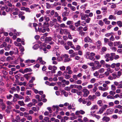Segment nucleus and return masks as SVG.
Returning <instances> with one entry per match:
<instances>
[{"label":"nucleus","mask_w":122,"mask_h":122,"mask_svg":"<svg viewBox=\"0 0 122 122\" xmlns=\"http://www.w3.org/2000/svg\"><path fill=\"white\" fill-rule=\"evenodd\" d=\"M95 55V54L94 53H90L89 52H87L86 53L85 56L86 58L94 61L95 59L93 58Z\"/></svg>","instance_id":"1"},{"label":"nucleus","mask_w":122,"mask_h":122,"mask_svg":"<svg viewBox=\"0 0 122 122\" xmlns=\"http://www.w3.org/2000/svg\"><path fill=\"white\" fill-rule=\"evenodd\" d=\"M107 106L106 105H104L99 110L97 113L98 114H101L107 108Z\"/></svg>","instance_id":"2"},{"label":"nucleus","mask_w":122,"mask_h":122,"mask_svg":"<svg viewBox=\"0 0 122 122\" xmlns=\"http://www.w3.org/2000/svg\"><path fill=\"white\" fill-rule=\"evenodd\" d=\"M82 92L84 93L83 96L84 97H87L90 93L89 91L85 88L83 89L82 90Z\"/></svg>","instance_id":"3"},{"label":"nucleus","mask_w":122,"mask_h":122,"mask_svg":"<svg viewBox=\"0 0 122 122\" xmlns=\"http://www.w3.org/2000/svg\"><path fill=\"white\" fill-rule=\"evenodd\" d=\"M18 49L17 48L15 49H14V51H10L9 52V55L11 56H12L13 54H16L18 53Z\"/></svg>","instance_id":"4"},{"label":"nucleus","mask_w":122,"mask_h":122,"mask_svg":"<svg viewBox=\"0 0 122 122\" xmlns=\"http://www.w3.org/2000/svg\"><path fill=\"white\" fill-rule=\"evenodd\" d=\"M80 16H81V20H85L87 17H88V15L84 14L81 13V14Z\"/></svg>","instance_id":"5"},{"label":"nucleus","mask_w":122,"mask_h":122,"mask_svg":"<svg viewBox=\"0 0 122 122\" xmlns=\"http://www.w3.org/2000/svg\"><path fill=\"white\" fill-rule=\"evenodd\" d=\"M85 112L82 110H80L79 111H76L75 114L76 115H78L80 114L83 115L84 114Z\"/></svg>","instance_id":"6"},{"label":"nucleus","mask_w":122,"mask_h":122,"mask_svg":"<svg viewBox=\"0 0 122 122\" xmlns=\"http://www.w3.org/2000/svg\"><path fill=\"white\" fill-rule=\"evenodd\" d=\"M84 41L86 42H89L92 43V41L91 39L88 37L85 38L84 39Z\"/></svg>","instance_id":"7"},{"label":"nucleus","mask_w":122,"mask_h":122,"mask_svg":"<svg viewBox=\"0 0 122 122\" xmlns=\"http://www.w3.org/2000/svg\"><path fill=\"white\" fill-rule=\"evenodd\" d=\"M116 108L118 109H121V110H119L118 112V113L119 114H121L122 113V106L120 105H118L116 106Z\"/></svg>","instance_id":"8"},{"label":"nucleus","mask_w":122,"mask_h":122,"mask_svg":"<svg viewBox=\"0 0 122 122\" xmlns=\"http://www.w3.org/2000/svg\"><path fill=\"white\" fill-rule=\"evenodd\" d=\"M67 44L68 45L70 46L71 48L73 49H75V47L74 46V45L72 44V42L70 41H68L67 42Z\"/></svg>","instance_id":"9"},{"label":"nucleus","mask_w":122,"mask_h":122,"mask_svg":"<svg viewBox=\"0 0 122 122\" xmlns=\"http://www.w3.org/2000/svg\"><path fill=\"white\" fill-rule=\"evenodd\" d=\"M109 87H107L105 88L102 86H99L98 87V89L101 91H105L108 90Z\"/></svg>","instance_id":"10"},{"label":"nucleus","mask_w":122,"mask_h":122,"mask_svg":"<svg viewBox=\"0 0 122 122\" xmlns=\"http://www.w3.org/2000/svg\"><path fill=\"white\" fill-rule=\"evenodd\" d=\"M98 107L97 105H93L91 107V110H94L98 109Z\"/></svg>","instance_id":"11"},{"label":"nucleus","mask_w":122,"mask_h":122,"mask_svg":"<svg viewBox=\"0 0 122 122\" xmlns=\"http://www.w3.org/2000/svg\"><path fill=\"white\" fill-rule=\"evenodd\" d=\"M110 56V54H107L105 56V58L106 59V61L107 62L109 61H110L109 58Z\"/></svg>","instance_id":"12"},{"label":"nucleus","mask_w":122,"mask_h":122,"mask_svg":"<svg viewBox=\"0 0 122 122\" xmlns=\"http://www.w3.org/2000/svg\"><path fill=\"white\" fill-rule=\"evenodd\" d=\"M40 97V96L38 95H36L35 97V98L38 100V102H41L42 100V98Z\"/></svg>","instance_id":"13"},{"label":"nucleus","mask_w":122,"mask_h":122,"mask_svg":"<svg viewBox=\"0 0 122 122\" xmlns=\"http://www.w3.org/2000/svg\"><path fill=\"white\" fill-rule=\"evenodd\" d=\"M52 40V38L51 37H46L45 40V42L47 41H50Z\"/></svg>","instance_id":"14"},{"label":"nucleus","mask_w":122,"mask_h":122,"mask_svg":"<svg viewBox=\"0 0 122 122\" xmlns=\"http://www.w3.org/2000/svg\"><path fill=\"white\" fill-rule=\"evenodd\" d=\"M110 119L109 117H104L102 118V120L103 121H106V122H108L110 120Z\"/></svg>","instance_id":"15"},{"label":"nucleus","mask_w":122,"mask_h":122,"mask_svg":"<svg viewBox=\"0 0 122 122\" xmlns=\"http://www.w3.org/2000/svg\"><path fill=\"white\" fill-rule=\"evenodd\" d=\"M63 75L64 76L65 78L67 79H69L71 77V76L70 75L67 74L65 75L64 73L63 74Z\"/></svg>","instance_id":"16"},{"label":"nucleus","mask_w":122,"mask_h":122,"mask_svg":"<svg viewBox=\"0 0 122 122\" xmlns=\"http://www.w3.org/2000/svg\"><path fill=\"white\" fill-rule=\"evenodd\" d=\"M49 118L47 117H44V119L42 121H40V122H47L48 120H49Z\"/></svg>","instance_id":"17"},{"label":"nucleus","mask_w":122,"mask_h":122,"mask_svg":"<svg viewBox=\"0 0 122 122\" xmlns=\"http://www.w3.org/2000/svg\"><path fill=\"white\" fill-rule=\"evenodd\" d=\"M1 107L2 110H4L6 108L5 104L3 102L1 103Z\"/></svg>","instance_id":"18"},{"label":"nucleus","mask_w":122,"mask_h":122,"mask_svg":"<svg viewBox=\"0 0 122 122\" xmlns=\"http://www.w3.org/2000/svg\"><path fill=\"white\" fill-rule=\"evenodd\" d=\"M49 26V24L48 22H45L43 25V27L44 28L48 27Z\"/></svg>","instance_id":"19"},{"label":"nucleus","mask_w":122,"mask_h":122,"mask_svg":"<svg viewBox=\"0 0 122 122\" xmlns=\"http://www.w3.org/2000/svg\"><path fill=\"white\" fill-rule=\"evenodd\" d=\"M96 98V96L95 95H93V96L90 95L88 97L89 98L90 100H92L93 99Z\"/></svg>","instance_id":"20"},{"label":"nucleus","mask_w":122,"mask_h":122,"mask_svg":"<svg viewBox=\"0 0 122 122\" xmlns=\"http://www.w3.org/2000/svg\"><path fill=\"white\" fill-rule=\"evenodd\" d=\"M96 45H97L98 48H99V47L101 46L102 45V43L100 41H97L96 42Z\"/></svg>","instance_id":"21"},{"label":"nucleus","mask_w":122,"mask_h":122,"mask_svg":"<svg viewBox=\"0 0 122 122\" xmlns=\"http://www.w3.org/2000/svg\"><path fill=\"white\" fill-rule=\"evenodd\" d=\"M121 44V42L120 41H116L113 43V45L114 46H116Z\"/></svg>","instance_id":"22"},{"label":"nucleus","mask_w":122,"mask_h":122,"mask_svg":"<svg viewBox=\"0 0 122 122\" xmlns=\"http://www.w3.org/2000/svg\"><path fill=\"white\" fill-rule=\"evenodd\" d=\"M18 103L20 105V106H23L25 105V104L23 101H18Z\"/></svg>","instance_id":"23"},{"label":"nucleus","mask_w":122,"mask_h":122,"mask_svg":"<svg viewBox=\"0 0 122 122\" xmlns=\"http://www.w3.org/2000/svg\"><path fill=\"white\" fill-rule=\"evenodd\" d=\"M10 47L11 46L10 45H8L6 47V46L5 47V50L6 51H9L10 50Z\"/></svg>","instance_id":"24"},{"label":"nucleus","mask_w":122,"mask_h":122,"mask_svg":"<svg viewBox=\"0 0 122 122\" xmlns=\"http://www.w3.org/2000/svg\"><path fill=\"white\" fill-rule=\"evenodd\" d=\"M109 19H114L115 20L116 19V17L115 16H114L113 15H110L109 17Z\"/></svg>","instance_id":"25"},{"label":"nucleus","mask_w":122,"mask_h":122,"mask_svg":"<svg viewBox=\"0 0 122 122\" xmlns=\"http://www.w3.org/2000/svg\"><path fill=\"white\" fill-rule=\"evenodd\" d=\"M117 23L118 25L120 27H121L122 26V22L120 21H117Z\"/></svg>","instance_id":"26"},{"label":"nucleus","mask_w":122,"mask_h":122,"mask_svg":"<svg viewBox=\"0 0 122 122\" xmlns=\"http://www.w3.org/2000/svg\"><path fill=\"white\" fill-rule=\"evenodd\" d=\"M32 103H33V105L34 106H35L37 102V101L34 99H32Z\"/></svg>","instance_id":"27"},{"label":"nucleus","mask_w":122,"mask_h":122,"mask_svg":"<svg viewBox=\"0 0 122 122\" xmlns=\"http://www.w3.org/2000/svg\"><path fill=\"white\" fill-rule=\"evenodd\" d=\"M63 57L62 55L60 57H58L57 58V59L58 61H61L63 60Z\"/></svg>","instance_id":"28"},{"label":"nucleus","mask_w":122,"mask_h":122,"mask_svg":"<svg viewBox=\"0 0 122 122\" xmlns=\"http://www.w3.org/2000/svg\"><path fill=\"white\" fill-rule=\"evenodd\" d=\"M71 59L69 58H65L64 60V61L65 62H69L70 61H71Z\"/></svg>","instance_id":"29"},{"label":"nucleus","mask_w":122,"mask_h":122,"mask_svg":"<svg viewBox=\"0 0 122 122\" xmlns=\"http://www.w3.org/2000/svg\"><path fill=\"white\" fill-rule=\"evenodd\" d=\"M107 50V48L105 47H102L101 49V50L102 52H104L106 51Z\"/></svg>","instance_id":"30"},{"label":"nucleus","mask_w":122,"mask_h":122,"mask_svg":"<svg viewBox=\"0 0 122 122\" xmlns=\"http://www.w3.org/2000/svg\"><path fill=\"white\" fill-rule=\"evenodd\" d=\"M104 71V69L103 68H101L98 71L100 73H102Z\"/></svg>","instance_id":"31"},{"label":"nucleus","mask_w":122,"mask_h":122,"mask_svg":"<svg viewBox=\"0 0 122 122\" xmlns=\"http://www.w3.org/2000/svg\"><path fill=\"white\" fill-rule=\"evenodd\" d=\"M93 75L94 76L97 77L99 75V72L98 71H96L93 73Z\"/></svg>","instance_id":"32"},{"label":"nucleus","mask_w":122,"mask_h":122,"mask_svg":"<svg viewBox=\"0 0 122 122\" xmlns=\"http://www.w3.org/2000/svg\"><path fill=\"white\" fill-rule=\"evenodd\" d=\"M80 21L79 20L77 22L75 23V25L76 26V27H78V26L80 25Z\"/></svg>","instance_id":"33"},{"label":"nucleus","mask_w":122,"mask_h":122,"mask_svg":"<svg viewBox=\"0 0 122 122\" xmlns=\"http://www.w3.org/2000/svg\"><path fill=\"white\" fill-rule=\"evenodd\" d=\"M44 18L45 19L46 21L48 22L50 20V19L49 17L45 16H44Z\"/></svg>","instance_id":"34"},{"label":"nucleus","mask_w":122,"mask_h":122,"mask_svg":"<svg viewBox=\"0 0 122 122\" xmlns=\"http://www.w3.org/2000/svg\"><path fill=\"white\" fill-rule=\"evenodd\" d=\"M78 90L76 89H72L71 90V92H72L73 93H76L78 92Z\"/></svg>","instance_id":"35"},{"label":"nucleus","mask_w":122,"mask_h":122,"mask_svg":"<svg viewBox=\"0 0 122 122\" xmlns=\"http://www.w3.org/2000/svg\"><path fill=\"white\" fill-rule=\"evenodd\" d=\"M63 30L65 34H70V33L69 32L67 29H63Z\"/></svg>","instance_id":"36"},{"label":"nucleus","mask_w":122,"mask_h":122,"mask_svg":"<svg viewBox=\"0 0 122 122\" xmlns=\"http://www.w3.org/2000/svg\"><path fill=\"white\" fill-rule=\"evenodd\" d=\"M13 59L12 57L9 56L7 57L6 58V60L7 61H9L10 60H12Z\"/></svg>","instance_id":"37"},{"label":"nucleus","mask_w":122,"mask_h":122,"mask_svg":"<svg viewBox=\"0 0 122 122\" xmlns=\"http://www.w3.org/2000/svg\"><path fill=\"white\" fill-rule=\"evenodd\" d=\"M32 70L30 68H26L25 69L24 71L26 72H27L28 71H32Z\"/></svg>","instance_id":"38"},{"label":"nucleus","mask_w":122,"mask_h":122,"mask_svg":"<svg viewBox=\"0 0 122 122\" xmlns=\"http://www.w3.org/2000/svg\"><path fill=\"white\" fill-rule=\"evenodd\" d=\"M77 85L76 84L71 85L70 86L71 88L72 89L73 88H77Z\"/></svg>","instance_id":"39"},{"label":"nucleus","mask_w":122,"mask_h":122,"mask_svg":"<svg viewBox=\"0 0 122 122\" xmlns=\"http://www.w3.org/2000/svg\"><path fill=\"white\" fill-rule=\"evenodd\" d=\"M26 118L28 120L31 121L32 120V117L31 116L28 115Z\"/></svg>","instance_id":"40"},{"label":"nucleus","mask_w":122,"mask_h":122,"mask_svg":"<svg viewBox=\"0 0 122 122\" xmlns=\"http://www.w3.org/2000/svg\"><path fill=\"white\" fill-rule=\"evenodd\" d=\"M112 75L113 76L112 78H113V79H115L117 77V76L116 75V74L115 73H113L112 74Z\"/></svg>","instance_id":"41"},{"label":"nucleus","mask_w":122,"mask_h":122,"mask_svg":"<svg viewBox=\"0 0 122 122\" xmlns=\"http://www.w3.org/2000/svg\"><path fill=\"white\" fill-rule=\"evenodd\" d=\"M86 18H87L85 20V21L87 23H89L90 22V21L91 20V19L90 18H89L88 17H87Z\"/></svg>","instance_id":"42"},{"label":"nucleus","mask_w":122,"mask_h":122,"mask_svg":"<svg viewBox=\"0 0 122 122\" xmlns=\"http://www.w3.org/2000/svg\"><path fill=\"white\" fill-rule=\"evenodd\" d=\"M107 71L110 73H112L113 72V70L111 69L110 68H108L107 69Z\"/></svg>","instance_id":"43"},{"label":"nucleus","mask_w":122,"mask_h":122,"mask_svg":"<svg viewBox=\"0 0 122 122\" xmlns=\"http://www.w3.org/2000/svg\"><path fill=\"white\" fill-rule=\"evenodd\" d=\"M10 40V38L8 37H6V38L5 39V41L8 42H9Z\"/></svg>","instance_id":"44"},{"label":"nucleus","mask_w":122,"mask_h":122,"mask_svg":"<svg viewBox=\"0 0 122 122\" xmlns=\"http://www.w3.org/2000/svg\"><path fill=\"white\" fill-rule=\"evenodd\" d=\"M30 100V98L28 96L26 97L25 98V102H28Z\"/></svg>","instance_id":"45"},{"label":"nucleus","mask_w":122,"mask_h":122,"mask_svg":"<svg viewBox=\"0 0 122 122\" xmlns=\"http://www.w3.org/2000/svg\"><path fill=\"white\" fill-rule=\"evenodd\" d=\"M26 93L27 95H31V92L30 91L27 90L26 92Z\"/></svg>","instance_id":"46"},{"label":"nucleus","mask_w":122,"mask_h":122,"mask_svg":"<svg viewBox=\"0 0 122 122\" xmlns=\"http://www.w3.org/2000/svg\"><path fill=\"white\" fill-rule=\"evenodd\" d=\"M71 88L70 87H70L67 86L65 87L64 88V90H66V91H69L70 90H71Z\"/></svg>","instance_id":"47"},{"label":"nucleus","mask_w":122,"mask_h":122,"mask_svg":"<svg viewBox=\"0 0 122 122\" xmlns=\"http://www.w3.org/2000/svg\"><path fill=\"white\" fill-rule=\"evenodd\" d=\"M82 87L81 85H77V88L79 90H80L82 89Z\"/></svg>","instance_id":"48"},{"label":"nucleus","mask_w":122,"mask_h":122,"mask_svg":"<svg viewBox=\"0 0 122 122\" xmlns=\"http://www.w3.org/2000/svg\"><path fill=\"white\" fill-rule=\"evenodd\" d=\"M96 79L94 78H93L91 79L90 82L92 83H94L95 82Z\"/></svg>","instance_id":"49"},{"label":"nucleus","mask_w":122,"mask_h":122,"mask_svg":"<svg viewBox=\"0 0 122 122\" xmlns=\"http://www.w3.org/2000/svg\"><path fill=\"white\" fill-rule=\"evenodd\" d=\"M60 70L62 71H64L65 70V66H63L60 67Z\"/></svg>","instance_id":"50"},{"label":"nucleus","mask_w":122,"mask_h":122,"mask_svg":"<svg viewBox=\"0 0 122 122\" xmlns=\"http://www.w3.org/2000/svg\"><path fill=\"white\" fill-rule=\"evenodd\" d=\"M97 90V88L96 86H95L94 88L92 89V92H95Z\"/></svg>","instance_id":"51"},{"label":"nucleus","mask_w":122,"mask_h":122,"mask_svg":"<svg viewBox=\"0 0 122 122\" xmlns=\"http://www.w3.org/2000/svg\"><path fill=\"white\" fill-rule=\"evenodd\" d=\"M80 49V47L79 45H77L76 48H75V49H74L75 51L78 50Z\"/></svg>","instance_id":"52"},{"label":"nucleus","mask_w":122,"mask_h":122,"mask_svg":"<svg viewBox=\"0 0 122 122\" xmlns=\"http://www.w3.org/2000/svg\"><path fill=\"white\" fill-rule=\"evenodd\" d=\"M112 89L113 91H114L116 89V87L114 85L111 86Z\"/></svg>","instance_id":"53"},{"label":"nucleus","mask_w":122,"mask_h":122,"mask_svg":"<svg viewBox=\"0 0 122 122\" xmlns=\"http://www.w3.org/2000/svg\"><path fill=\"white\" fill-rule=\"evenodd\" d=\"M109 41V39L106 38H104V42L105 43H107Z\"/></svg>","instance_id":"54"},{"label":"nucleus","mask_w":122,"mask_h":122,"mask_svg":"<svg viewBox=\"0 0 122 122\" xmlns=\"http://www.w3.org/2000/svg\"><path fill=\"white\" fill-rule=\"evenodd\" d=\"M107 97L108 99H114V97H113L112 96L110 95H108L107 96Z\"/></svg>","instance_id":"55"},{"label":"nucleus","mask_w":122,"mask_h":122,"mask_svg":"<svg viewBox=\"0 0 122 122\" xmlns=\"http://www.w3.org/2000/svg\"><path fill=\"white\" fill-rule=\"evenodd\" d=\"M54 23L53 21H51L50 22V26H52L54 25Z\"/></svg>","instance_id":"56"},{"label":"nucleus","mask_w":122,"mask_h":122,"mask_svg":"<svg viewBox=\"0 0 122 122\" xmlns=\"http://www.w3.org/2000/svg\"><path fill=\"white\" fill-rule=\"evenodd\" d=\"M110 40L111 41H113L114 40L115 38L112 35L111 37L110 38Z\"/></svg>","instance_id":"57"},{"label":"nucleus","mask_w":122,"mask_h":122,"mask_svg":"<svg viewBox=\"0 0 122 122\" xmlns=\"http://www.w3.org/2000/svg\"><path fill=\"white\" fill-rule=\"evenodd\" d=\"M121 74V71H119L117 72V77H119Z\"/></svg>","instance_id":"58"},{"label":"nucleus","mask_w":122,"mask_h":122,"mask_svg":"<svg viewBox=\"0 0 122 122\" xmlns=\"http://www.w3.org/2000/svg\"><path fill=\"white\" fill-rule=\"evenodd\" d=\"M46 7L47 9H49L51 5L49 3H46Z\"/></svg>","instance_id":"59"},{"label":"nucleus","mask_w":122,"mask_h":122,"mask_svg":"<svg viewBox=\"0 0 122 122\" xmlns=\"http://www.w3.org/2000/svg\"><path fill=\"white\" fill-rule=\"evenodd\" d=\"M108 45L111 47L112 46H113V43L111 41H109L108 42Z\"/></svg>","instance_id":"60"},{"label":"nucleus","mask_w":122,"mask_h":122,"mask_svg":"<svg viewBox=\"0 0 122 122\" xmlns=\"http://www.w3.org/2000/svg\"><path fill=\"white\" fill-rule=\"evenodd\" d=\"M62 92L64 93V95L65 97H66L68 96V94L67 93H66L65 91H62Z\"/></svg>","instance_id":"61"},{"label":"nucleus","mask_w":122,"mask_h":122,"mask_svg":"<svg viewBox=\"0 0 122 122\" xmlns=\"http://www.w3.org/2000/svg\"><path fill=\"white\" fill-rule=\"evenodd\" d=\"M105 77V76L104 75V74H100L98 77L100 78H102Z\"/></svg>","instance_id":"62"},{"label":"nucleus","mask_w":122,"mask_h":122,"mask_svg":"<svg viewBox=\"0 0 122 122\" xmlns=\"http://www.w3.org/2000/svg\"><path fill=\"white\" fill-rule=\"evenodd\" d=\"M116 13L118 15H120L122 13V11L121 10H119L116 12Z\"/></svg>","instance_id":"63"},{"label":"nucleus","mask_w":122,"mask_h":122,"mask_svg":"<svg viewBox=\"0 0 122 122\" xmlns=\"http://www.w3.org/2000/svg\"><path fill=\"white\" fill-rule=\"evenodd\" d=\"M83 120L85 122H89L88 118L86 117H85L84 118Z\"/></svg>","instance_id":"64"}]
</instances>
